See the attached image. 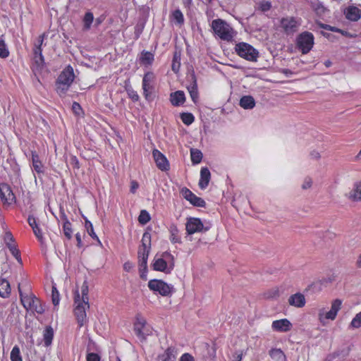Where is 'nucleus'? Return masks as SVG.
<instances>
[{"label": "nucleus", "mask_w": 361, "mask_h": 361, "mask_svg": "<svg viewBox=\"0 0 361 361\" xmlns=\"http://www.w3.org/2000/svg\"><path fill=\"white\" fill-rule=\"evenodd\" d=\"M73 68L68 65L61 72L56 80V91L60 97H65L75 80Z\"/></svg>", "instance_id": "1"}, {"label": "nucleus", "mask_w": 361, "mask_h": 361, "mask_svg": "<svg viewBox=\"0 0 361 361\" xmlns=\"http://www.w3.org/2000/svg\"><path fill=\"white\" fill-rule=\"evenodd\" d=\"M151 266L154 271L169 274L175 267L174 256L168 251L163 252L159 257H158V254H157L153 259Z\"/></svg>", "instance_id": "2"}, {"label": "nucleus", "mask_w": 361, "mask_h": 361, "mask_svg": "<svg viewBox=\"0 0 361 361\" xmlns=\"http://www.w3.org/2000/svg\"><path fill=\"white\" fill-rule=\"evenodd\" d=\"M212 28L215 35L221 39L227 42H231L233 39V28L224 20L221 18L213 20L212 22Z\"/></svg>", "instance_id": "3"}, {"label": "nucleus", "mask_w": 361, "mask_h": 361, "mask_svg": "<svg viewBox=\"0 0 361 361\" xmlns=\"http://www.w3.org/2000/svg\"><path fill=\"white\" fill-rule=\"evenodd\" d=\"M314 44V36L309 31L300 33L295 39L296 48L302 54H308Z\"/></svg>", "instance_id": "4"}, {"label": "nucleus", "mask_w": 361, "mask_h": 361, "mask_svg": "<svg viewBox=\"0 0 361 361\" xmlns=\"http://www.w3.org/2000/svg\"><path fill=\"white\" fill-rule=\"evenodd\" d=\"M234 49L238 56L248 61L255 62L259 57V51L247 42L237 43Z\"/></svg>", "instance_id": "5"}, {"label": "nucleus", "mask_w": 361, "mask_h": 361, "mask_svg": "<svg viewBox=\"0 0 361 361\" xmlns=\"http://www.w3.org/2000/svg\"><path fill=\"white\" fill-rule=\"evenodd\" d=\"M148 288L154 293H157L161 296L169 297L175 293V288L172 284L167 283L161 279H151L148 282Z\"/></svg>", "instance_id": "6"}, {"label": "nucleus", "mask_w": 361, "mask_h": 361, "mask_svg": "<svg viewBox=\"0 0 361 361\" xmlns=\"http://www.w3.org/2000/svg\"><path fill=\"white\" fill-rule=\"evenodd\" d=\"M142 247L138 249V265L139 267H147V259L151 250V234L145 231L142 238Z\"/></svg>", "instance_id": "7"}, {"label": "nucleus", "mask_w": 361, "mask_h": 361, "mask_svg": "<svg viewBox=\"0 0 361 361\" xmlns=\"http://www.w3.org/2000/svg\"><path fill=\"white\" fill-rule=\"evenodd\" d=\"M211 227L212 224L209 222H205L204 224L200 218L197 217L188 218L185 224V230L188 235H192L195 233L207 232Z\"/></svg>", "instance_id": "8"}, {"label": "nucleus", "mask_w": 361, "mask_h": 361, "mask_svg": "<svg viewBox=\"0 0 361 361\" xmlns=\"http://www.w3.org/2000/svg\"><path fill=\"white\" fill-rule=\"evenodd\" d=\"M74 303L75 305L74 314L79 326L82 327L86 320V308L87 307V305H85V302L80 301V295L78 290H75L74 293Z\"/></svg>", "instance_id": "9"}, {"label": "nucleus", "mask_w": 361, "mask_h": 361, "mask_svg": "<svg viewBox=\"0 0 361 361\" xmlns=\"http://www.w3.org/2000/svg\"><path fill=\"white\" fill-rule=\"evenodd\" d=\"M0 197L4 204L11 205L16 203V197L7 183H0Z\"/></svg>", "instance_id": "10"}, {"label": "nucleus", "mask_w": 361, "mask_h": 361, "mask_svg": "<svg viewBox=\"0 0 361 361\" xmlns=\"http://www.w3.org/2000/svg\"><path fill=\"white\" fill-rule=\"evenodd\" d=\"M180 193L183 197L188 201L192 205L198 207H206V202L201 197L195 195L190 190L184 187L181 189Z\"/></svg>", "instance_id": "11"}, {"label": "nucleus", "mask_w": 361, "mask_h": 361, "mask_svg": "<svg viewBox=\"0 0 361 361\" xmlns=\"http://www.w3.org/2000/svg\"><path fill=\"white\" fill-rule=\"evenodd\" d=\"M281 25L287 35H291L298 31L300 23L294 17L283 18Z\"/></svg>", "instance_id": "12"}, {"label": "nucleus", "mask_w": 361, "mask_h": 361, "mask_svg": "<svg viewBox=\"0 0 361 361\" xmlns=\"http://www.w3.org/2000/svg\"><path fill=\"white\" fill-rule=\"evenodd\" d=\"M152 155L159 169L162 171H167L170 169V165L168 159L159 150L157 149H153Z\"/></svg>", "instance_id": "13"}, {"label": "nucleus", "mask_w": 361, "mask_h": 361, "mask_svg": "<svg viewBox=\"0 0 361 361\" xmlns=\"http://www.w3.org/2000/svg\"><path fill=\"white\" fill-rule=\"evenodd\" d=\"M146 320L140 317L139 315L136 317V321L133 325V330L135 335L141 340H146L147 336H149V333H145L143 331V329H145L146 326Z\"/></svg>", "instance_id": "14"}, {"label": "nucleus", "mask_w": 361, "mask_h": 361, "mask_svg": "<svg viewBox=\"0 0 361 361\" xmlns=\"http://www.w3.org/2000/svg\"><path fill=\"white\" fill-rule=\"evenodd\" d=\"M192 101L197 104L199 99V92L197 88V80L194 70L190 73V84L187 87Z\"/></svg>", "instance_id": "15"}, {"label": "nucleus", "mask_w": 361, "mask_h": 361, "mask_svg": "<svg viewBox=\"0 0 361 361\" xmlns=\"http://www.w3.org/2000/svg\"><path fill=\"white\" fill-rule=\"evenodd\" d=\"M271 328L277 332H288L292 328V324L288 319L274 320L271 324Z\"/></svg>", "instance_id": "16"}, {"label": "nucleus", "mask_w": 361, "mask_h": 361, "mask_svg": "<svg viewBox=\"0 0 361 361\" xmlns=\"http://www.w3.org/2000/svg\"><path fill=\"white\" fill-rule=\"evenodd\" d=\"M27 223L29 226L32 228L33 233L37 240L41 243H43L44 242V236L42 231V229L39 226L38 224L37 223V220L35 217L32 215H29L27 218Z\"/></svg>", "instance_id": "17"}, {"label": "nucleus", "mask_w": 361, "mask_h": 361, "mask_svg": "<svg viewBox=\"0 0 361 361\" xmlns=\"http://www.w3.org/2000/svg\"><path fill=\"white\" fill-rule=\"evenodd\" d=\"M345 18L350 21H357L361 18V10L357 7L350 6L344 11Z\"/></svg>", "instance_id": "18"}, {"label": "nucleus", "mask_w": 361, "mask_h": 361, "mask_svg": "<svg viewBox=\"0 0 361 361\" xmlns=\"http://www.w3.org/2000/svg\"><path fill=\"white\" fill-rule=\"evenodd\" d=\"M31 159L34 171L38 174L44 173V165L39 159L38 153L35 150L31 151Z\"/></svg>", "instance_id": "19"}, {"label": "nucleus", "mask_w": 361, "mask_h": 361, "mask_svg": "<svg viewBox=\"0 0 361 361\" xmlns=\"http://www.w3.org/2000/svg\"><path fill=\"white\" fill-rule=\"evenodd\" d=\"M211 179V173L207 167H202L200 171V178L198 185L200 189L207 188Z\"/></svg>", "instance_id": "20"}, {"label": "nucleus", "mask_w": 361, "mask_h": 361, "mask_svg": "<svg viewBox=\"0 0 361 361\" xmlns=\"http://www.w3.org/2000/svg\"><path fill=\"white\" fill-rule=\"evenodd\" d=\"M170 102L174 106H180L185 102V95L183 91L177 90L170 94Z\"/></svg>", "instance_id": "21"}, {"label": "nucleus", "mask_w": 361, "mask_h": 361, "mask_svg": "<svg viewBox=\"0 0 361 361\" xmlns=\"http://www.w3.org/2000/svg\"><path fill=\"white\" fill-rule=\"evenodd\" d=\"M341 305L342 301L340 299H336L333 300L330 310L326 313V319L334 320L341 307Z\"/></svg>", "instance_id": "22"}, {"label": "nucleus", "mask_w": 361, "mask_h": 361, "mask_svg": "<svg viewBox=\"0 0 361 361\" xmlns=\"http://www.w3.org/2000/svg\"><path fill=\"white\" fill-rule=\"evenodd\" d=\"M288 303L295 307H302L305 305V296L300 293H295L289 297Z\"/></svg>", "instance_id": "23"}, {"label": "nucleus", "mask_w": 361, "mask_h": 361, "mask_svg": "<svg viewBox=\"0 0 361 361\" xmlns=\"http://www.w3.org/2000/svg\"><path fill=\"white\" fill-rule=\"evenodd\" d=\"M33 54L35 63L39 68L42 69L45 66L44 57L42 54V48L34 47Z\"/></svg>", "instance_id": "24"}, {"label": "nucleus", "mask_w": 361, "mask_h": 361, "mask_svg": "<svg viewBox=\"0 0 361 361\" xmlns=\"http://www.w3.org/2000/svg\"><path fill=\"white\" fill-rule=\"evenodd\" d=\"M19 293L20 301L23 307L28 310L30 308H32V305H33L35 301H37V297L33 294L30 295H23L19 288Z\"/></svg>", "instance_id": "25"}, {"label": "nucleus", "mask_w": 361, "mask_h": 361, "mask_svg": "<svg viewBox=\"0 0 361 361\" xmlns=\"http://www.w3.org/2000/svg\"><path fill=\"white\" fill-rule=\"evenodd\" d=\"M239 104L244 109H252L255 106V100L251 95H245L240 98Z\"/></svg>", "instance_id": "26"}, {"label": "nucleus", "mask_w": 361, "mask_h": 361, "mask_svg": "<svg viewBox=\"0 0 361 361\" xmlns=\"http://www.w3.org/2000/svg\"><path fill=\"white\" fill-rule=\"evenodd\" d=\"M154 61V55L148 51L143 50L140 57V63L145 66H151Z\"/></svg>", "instance_id": "27"}, {"label": "nucleus", "mask_w": 361, "mask_h": 361, "mask_svg": "<svg viewBox=\"0 0 361 361\" xmlns=\"http://www.w3.org/2000/svg\"><path fill=\"white\" fill-rule=\"evenodd\" d=\"M169 232H170V240L172 243H182L181 238L179 235V230L177 226L174 224H172L169 226Z\"/></svg>", "instance_id": "28"}, {"label": "nucleus", "mask_w": 361, "mask_h": 361, "mask_svg": "<svg viewBox=\"0 0 361 361\" xmlns=\"http://www.w3.org/2000/svg\"><path fill=\"white\" fill-rule=\"evenodd\" d=\"M54 338V330L51 326H47L43 331V340L46 347L49 346Z\"/></svg>", "instance_id": "29"}, {"label": "nucleus", "mask_w": 361, "mask_h": 361, "mask_svg": "<svg viewBox=\"0 0 361 361\" xmlns=\"http://www.w3.org/2000/svg\"><path fill=\"white\" fill-rule=\"evenodd\" d=\"M348 355V350L343 349L336 350L326 355L324 361H334L336 358L344 359Z\"/></svg>", "instance_id": "30"}, {"label": "nucleus", "mask_w": 361, "mask_h": 361, "mask_svg": "<svg viewBox=\"0 0 361 361\" xmlns=\"http://www.w3.org/2000/svg\"><path fill=\"white\" fill-rule=\"evenodd\" d=\"M11 293V287L8 281L4 279H0V297L6 298Z\"/></svg>", "instance_id": "31"}, {"label": "nucleus", "mask_w": 361, "mask_h": 361, "mask_svg": "<svg viewBox=\"0 0 361 361\" xmlns=\"http://www.w3.org/2000/svg\"><path fill=\"white\" fill-rule=\"evenodd\" d=\"M349 198L356 202L361 200V182L354 184L353 189L349 194Z\"/></svg>", "instance_id": "32"}, {"label": "nucleus", "mask_w": 361, "mask_h": 361, "mask_svg": "<svg viewBox=\"0 0 361 361\" xmlns=\"http://www.w3.org/2000/svg\"><path fill=\"white\" fill-rule=\"evenodd\" d=\"M173 353V348H168L163 354L158 356L157 361H175L176 356Z\"/></svg>", "instance_id": "33"}, {"label": "nucleus", "mask_w": 361, "mask_h": 361, "mask_svg": "<svg viewBox=\"0 0 361 361\" xmlns=\"http://www.w3.org/2000/svg\"><path fill=\"white\" fill-rule=\"evenodd\" d=\"M270 357L276 361H286L284 353L279 348H272L269 350Z\"/></svg>", "instance_id": "34"}, {"label": "nucleus", "mask_w": 361, "mask_h": 361, "mask_svg": "<svg viewBox=\"0 0 361 361\" xmlns=\"http://www.w3.org/2000/svg\"><path fill=\"white\" fill-rule=\"evenodd\" d=\"M88 293H89V288H88V284L87 281H84V282L82 284L81 286V297H80V301L85 302V305H87V307H90L89 305V298H88Z\"/></svg>", "instance_id": "35"}, {"label": "nucleus", "mask_w": 361, "mask_h": 361, "mask_svg": "<svg viewBox=\"0 0 361 361\" xmlns=\"http://www.w3.org/2000/svg\"><path fill=\"white\" fill-rule=\"evenodd\" d=\"M94 21V15L91 11L85 13L82 18L83 30H88L91 28V25Z\"/></svg>", "instance_id": "36"}, {"label": "nucleus", "mask_w": 361, "mask_h": 361, "mask_svg": "<svg viewBox=\"0 0 361 361\" xmlns=\"http://www.w3.org/2000/svg\"><path fill=\"white\" fill-rule=\"evenodd\" d=\"M202 157L203 155L200 150L194 148L190 149V158L192 164H200L202 159Z\"/></svg>", "instance_id": "37"}, {"label": "nucleus", "mask_w": 361, "mask_h": 361, "mask_svg": "<svg viewBox=\"0 0 361 361\" xmlns=\"http://www.w3.org/2000/svg\"><path fill=\"white\" fill-rule=\"evenodd\" d=\"M180 68V54L175 52L173 57L171 69L175 73L179 72Z\"/></svg>", "instance_id": "38"}, {"label": "nucleus", "mask_w": 361, "mask_h": 361, "mask_svg": "<svg viewBox=\"0 0 361 361\" xmlns=\"http://www.w3.org/2000/svg\"><path fill=\"white\" fill-rule=\"evenodd\" d=\"M155 76L153 72L148 71L147 72L142 78V87H152L151 82L154 80Z\"/></svg>", "instance_id": "39"}, {"label": "nucleus", "mask_w": 361, "mask_h": 361, "mask_svg": "<svg viewBox=\"0 0 361 361\" xmlns=\"http://www.w3.org/2000/svg\"><path fill=\"white\" fill-rule=\"evenodd\" d=\"M180 118L182 122L186 125H191L195 121V116L192 113L190 112H183L180 114Z\"/></svg>", "instance_id": "40"}, {"label": "nucleus", "mask_w": 361, "mask_h": 361, "mask_svg": "<svg viewBox=\"0 0 361 361\" xmlns=\"http://www.w3.org/2000/svg\"><path fill=\"white\" fill-rule=\"evenodd\" d=\"M9 54L10 52L7 44L4 39L3 36H1L0 37V57L2 59H6L9 56Z\"/></svg>", "instance_id": "41"}, {"label": "nucleus", "mask_w": 361, "mask_h": 361, "mask_svg": "<svg viewBox=\"0 0 361 361\" xmlns=\"http://www.w3.org/2000/svg\"><path fill=\"white\" fill-rule=\"evenodd\" d=\"M85 229H86L87 232L88 233V234L93 239H97L98 240V242L99 243V244L101 245L102 244L101 242L99 241L97 235H96V233L94 231L93 225H92V222L90 221H89L87 219H85Z\"/></svg>", "instance_id": "42"}, {"label": "nucleus", "mask_w": 361, "mask_h": 361, "mask_svg": "<svg viewBox=\"0 0 361 361\" xmlns=\"http://www.w3.org/2000/svg\"><path fill=\"white\" fill-rule=\"evenodd\" d=\"M150 214L147 210L142 209L140 211V215L138 216V221L140 224L145 225L150 221Z\"/></svg>", "instance_id": "43"}, {"label": "nucleus", "mask_w": 361, "mask_h": 361, "mask_svg": "<svg viewBox=\"0 0 361 361\" xmlns=\"http://www.w3.org/2000/svg\"><path fill=\"white\" fill-rule=\"evenodd\" d=\"M10 358L11 361H23L22 357L20 355V348L18 345H15L12 348Z\"/></svg>", "instance_id": "44"}, {"label": "nucleus", "mask_w": 361, "mask_h": 361, "mask_svg": "<svg viewBox=\"0 0 361 361\" xmlns=\"http://www.w3.org/2000/svg\"><path fill=\"white\" fill-rule=\"evenodd\" d=\"M29 310L35 311L38 314H43L45 311L44 305L39 298H37V301H35L33 305H32V308Z\"/></svg>", "instance_id": "45"}, {"label": "nucleus", "mask_w": 361, "mask_h": 361, "mask_svg": "<svg viewBox=\"0 0 361 361\" xmlns=\"http://www.w3.org/2000/svg\"><path fill=\"white\" fill-rule=\"evenodd\" d=\"M51 300H52L53 305L55 307L59 305V302H60V295H59V292L57 290L55 284L52 286V288H51Z\"/></svg>", "instance_id": "46"}, {"label": "nucleus", "mask_w": 361, "mask_h": 361, "mask_svg": "<svg viewBox=\"0 0 361 361\" xmlns=\"http://www.w3.org/2000/svg\"><path fill=\"white\" fill-rule=\"evenodd\" d=\"M8 250L11 255L16 259L19 263H22V259L20 256V250L18 249L16 245L8 246Z\"/></svg>", "instance_id": "47"}, {"label": "nucleus", "mask_w": 361, "mask_h": 361, "mask_svg": "<svg viewBox=\"0 0 361 361\" xmlns=\"http://www.w3.org/2000/svg\"><path fill=\"white\" fill-rule=\"evenodd\" d=\"M63 231L65 235V236L67 238V239L71 240L72 238V225L71 223H63Z\"/></svg>", "instance_id": "48"}, {"label": "nucleus", "mask_w": 361, "mask_h": 361, "mask_svg": "<svg viewBox=\"0 0 361 361\" xmlns=\"http://www.w3.org/2000/svg\"><path fill=\"white\" fill-rule=\"evenodd\" d=\"M4 243L6 247L8 248V246H12L14 245L15 239L10 231L6 232L4 235Z\"/></svg>", "instance_id": "49"}, {"label": "nucleus", "mask_w": 361, "mask_h": 361, "mask_svg": "<svg viewBox=\"0 0 361 361\" xmlns=\"http://www.w3.org/2000/svg\"><path fill=\"white\" fill-rule=\"evenodd\" d=\"M350 326L353 328H360L361 326V312L356 314L350 322Z\"/></svg>", "instance_id": "50"}, {"label": "nucleus", "mask_w": 361, "mask_h": 361, "mask_svg": "<svg viewBox=\"0 0 361 361\" xmlns=\"http://www.w3.org/2000/svg\"><path fill=\"white\" fill-rule=\"evenodd\" d=\"M173 17L174 20L178 23V24H183L184 22V17L183 14L180 11V10L177 9L173 11Z\"/></svg>", "instance_id": "51"}, {"label": "nucleus", "mask_w": 361, "mask_h": 361, "mask_svg": "<svg viewBox=\"0 0 361 361\" xmlns=\"http://www.w3.org/2000/svg\"><path fill=\"white\" fill-rule=\"evenodd\" d=\"M259 8L262 12L268 11L271 8V3L268 1H262L259 3Z\"/></svg>", "instance_id": "52"}, {"label": "nucleus", "mask_w": 361, "mask_h": 361, "mask_svg": "<svg viewBox=\"0 0 361 361\" xmlns=\"http://www.w3.org/2000/svg\"><path fill=\"white\" fill-rule=\"evenodd\" d=\"M317 25L319 27L323 28L326 30L332 31L334 32H337V31H339V28L334 27V26H331L330 25L322 23L321 22H319L317 23Z\"/></svg>", "instance_id": "53"}, {"label": "nucleus", "mask_w": 361, "mask_h": 361, "mask_svg": "<svg viewBox=\"0 0 361 361\" xmlns=\"http://www.w3.org/2000/svg\"><path fill=\"white\" fill-rule=\"evenodd\" d=\"M87 361H101V357L96 353H88L86 356Z\"/></svg>", "instance_id": "54"}, {"label": "nucleus", "mask_w": 361, "mask_h": 361, "mask_svg": "<svg viewBox=\"0 0 361 361\" xmlns=\"http://www.w3.org/2000/svg\"><path fill=\"white\" fill-rule=\"evenodd\" d=\"M127 92H128V95L129 98H130L133 102H135L139 100L140 97L137 94V92L135 91L134 90H133V89L128 90Z\"/></svg>", "instance_id": "55"}, {"label": "nucleus", "mask_w": 361, "mask_h": 361, "mask_svg": "<svg viewBox=\"0 0 361 361\" xmlns=\"http://www.w3.org/2000/svg\"><path fill=\"white\" fill-rule=\"evenodd\" d=\"M151 89H152V87H142L143 94L147 101H152L153 99L152 92L149 91Z\"/></svg>", "instance_id": "56"}, {"label": "nucleus", "mask_w": 361, "mask_h": 361, "mask_svg": "<svg viewBox=\"0 0 361 361\" xmlns=\"http://www.w3.org/2000/svg\"><path fill=\"white\" fill-rule=\"evenodd\" d=\"M139 272H140V277L144 280L146 281L147 279V272L148 269L147 267H139Z\"/></svg>", "instance_id": "57"}, {"label": "nucleus", "mask_w": 361, "mask_h": 361, "mask_svg": "<svg viewBox=\"0 0 361 361\" xmlns=\"http://www.w3.org/2000/svg\"><path fill=\"white\" fill-rule=\"evenodd\" d=\"M180 361H195V359L191 354L185 353L180 356Z\"/></svg>", "instance_id": "58"}, {"label": "nucleus", "mask_w": 361, "mask_h": 361, "mask_svg": "<svg viewBox=\"0 0 361 361\" xmlns=\"http://www.w3.org/2000/svg\"><path fill=\"white\" fill-rule=\"evenodd\" d=\"M70 163L75 169H79L80 168V163L78 159L76 157V156H71L70 159Z\"/></svg>", "instance_id": "59"}, {"label": "nucleus", "mask_w": 361, "mask_h": 361, "mask_svg": "<svg viewBox=\"0 0 361 361\" xmlns=\"http://www.w3.org/2000/svg\"><path fill=\"white\" fill-rule=\"evenodd\" d=\"M72 109L75 114L79 115L82 111V107L79 103L74 102L72 104Z\"/></svg>", "instance_id": "60"}, {"label": "nucleus", "mask_w": 361, "mask_h": 361, "mask_svg": "<svg viewBox=\"0 0 361 361\" xmlns=\"http://www.w3.org/2000/svg\"><path fill=\"white\" fill-rule=\"evenodd\" d=\"M312 181L311 180V178H306L303 184L302 185V189L310 188L312 186Z\"/></svg>", "instance_id": "61"}, {"label": "nucleus", "mask_w": 361, "mask_h": 361, "mask_svg": "<svg viewBox=\"0 0 361 361\" xmlns=\"http://www.w3.org/2000/svg\"><path fill=\"white\" fill-rule=\"evenodd\" d=\"M60 217L63 223H66V222L71 223L70 221L68 220V216L66 214L63 209H62L61 207L60 208Z\"/></svg>", "instance_id": "62"}, {"label": "nucleus", "mask_w": 361, "mask_h": 361, "mask_svg": "<svg viewBox=\"0 0 361 361\" xmlns=\"http://www.w3.org/2000/svg\"><path fill=\"white\" fill-rule=\"evenodd\" d=\"M130 184H131L130 190V192L135 193L136 192L137 189L139 188V184L135 180H132Z\"/></svg>", "instance_id": "63"}, {"label": "nucleus", "mask_w": 361, "mask_h": 361, "mask_svg": "<svg viewBox=\"0 0 361 361\" xmlns=\"http://www.w3.org/2000/svg\"><path fill=\"white\" fill-rule=\"evenodd\" d=\"M133 267V264L130 262H126L123 264V269L127 272L130 271Z\"/></svg>", "instance_id": "64"}]
</instances>
